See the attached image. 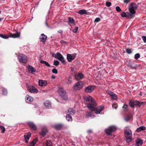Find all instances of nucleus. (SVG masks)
Masks as SVG:
<instances>
[{"label": "nucleus", "instance_id": "1", "mask_svg": "<svg viewBox=\"0 0 146 146\" xmlns=\"http://www.w3.org/2000/svg\"><path fill=\"white\" fill-rule=\"evenodd\" d=\"M84 100L87 102V107L88 109L92 111H94L97 114H100L104 109L103 106H100L98 108H96V104L94 98L90 96L84 97Z\"/></svg>", "mask_w": 146, "mask_h": 146}, {"label": "nucleus", "instance_id": "2", "mask_svg": "<svg viewBox=\"0 0 146 146\" xmlns=\"http://www.w3.org/2000/svg\"><path fill=\"white\" fill-rule=\"evenodd\" d=\"M57 91L61 98L64 100H68V97L64 90L62 88H58Z\"/></svg>", "mask_w": 146, "mask_h": 146}, {"label": "nucleus", "instance_id": "3", "mask_svg": "<svg viewBox=\"0 0 146 146\" xmlns=\"http://www.w3.org/2000/svg\"><path fill=\"white\" fill-rule=\"evenodd\" d=\"M18 58L20 62L23 63H26L28 60L27 56L23 54H19L18 56Z\"/></svg>", "mask_w": 146, "mask_h": 146}, {"label": "nucleus", "instance_id": "4", "mask_svg": "<svg viewBox=\"0 0 146 146\" xmlns=\"http://www.w3.org/2000/svg\"><path fill=\"white\" fill-rule=\"evenodd\" d=\"M137 9V6L136 4L134 3H132L129 7V12L132 14L135 13V10Z\"/></svg>", "mask_w": 146, "mask_h": 146}, {"label": "nucleus", "instance_id": "5", "mask_svg": "<svg viewBox=\"0 0 146 146\" xmlns=\"http://www.w3.org/2000/svg\"><path fill=\"white\" fill-rule=\"evenodd\" d=\"M116 129L117 128L115 127L111 126L106 129L105 132L108 135H111Z\"/></svg>", "mask_w": 146, "mask_h": 146}, {"label": "nucleus", "instance_id": "6", "mask_svg": "<svg viewBox=\"0 0 146 146\" xmlns=\"http://www.w3.org/2000/svg\"><path fill=\"white\" fill-rule=\"evenodd\" d=\"M84 84L82 81H79L75 83L74 86V89L76 90L81 89L83 86Z\"/></svg>", "mask_w": 146, "mask_h": 146}, {"label": "nucleus", "instance_id": "7", "mask_svg": "<svg viewBox=\"0 0 146 146\" xmlns=\"http://www.w3.org/2000/svg\"><path fill=\"white\" fill-rule=\"evenodd\" d=\"M55 57L56 59H57L59 60L63 63H65V60L64 58L60 53L58 52L56 53V54L55 55Z\"/></svg>", "mask_w": 146, "mask_h": 146}, {"label": "nucleus", "instance_id": "8", "mask_svg": "<svg viewBox=\"0 0 146 146\" xmlns=\"http://www.w3.org/2000/svg\"><path fill=\"white\" fill-rule=\"evenodd\" d=\"M28 90L31 93H37L38 92V90L35 87L33 86H28Z\"/></svg>", "mask_w": 146, "mask_h": 146}, {"label": "nucleus", "instance_id": "9", "mask_svg": "<svg viewBox=\"0 0 146 146\" xmlns=\"http://www.w3.org/2000/svg\"><path fill=\"white\" fill-rule=\"evenodd\" d=\"M76 56V55L75 54H68L67 55V58L68 61L71 62L72 60H74Z\"/></svg>", "mask_w": 146, "mask_h": 146}, {"label": "nucleus", "instance_id": "10", "mask_svg": "<svg viewBox=\"0 0 146 146\" xmlns=\"http://www.w3.org/2000/svg\"><path fill=\"white\" fill-rule=\"evenodd\" d=\"M95 86H91L86 87L85 89V91L87 93L92 92L94 89Z\"/></svg>", "mask_w": 146, "mask_h": 146}, {"label": "nucleus", "instance_id": "11", "mask_svg": "<svg viewBox=\"0 0 146 146\" xmlns=\"http://www.w3.org/2000/svg\"><path fill=\"white\" fill-rule=\"evenodd\" d=\"M107 93L110 96L111 98L112 99L116 100L117 99V96L113 92L110 91H107Z\"/></svg>", "mask_w": 146, "mask_h": 146}, {"label": "nucleus", "instance_id": "12", "mask_svg": "<svg viewBox=\"0 0 146 146\" xmlns=\"http://www.w3.org/2000/svg\"><path fill=\"white\" fill-rule=\"evenodd\" d=\"M20 35V33L17 32L16 33H9V38L11 37L15 38L19 37Z\"/></svg>", "mask_w": 146, "mask_h": 146}, {"label": "nucleus", "instance_id": "13", "mask_svg": "<svg viewBox=\"0 0 146 146\" xmlns=\"http://www.w3.org/2000/svg\"><path fill=\"white\" fill-rule=\"evenodd\" d=\"M129 104L131 107H133L135 106L136 105L139 106L140 103L139 102L137 101H130L129 102Z\"/></svg>", "mask_w": 146, "mask_h": 146}, {"label": "nucleus", "instance_id": "14", "mask_svg": "<svg viewBox=\"0 0 146 146\" xmlns=\"http://www.w3.org/2000/svg\"><path fill=\"white\" fill-rule=\"evenodd\" d=\"M132 133L131 131L129 129H125V135L126 137H131Z\"/></svg>", "mask_w": 146, "mask_h": 146}, {"label": "nucleus", "instance_id": "15", "mask_svg": "<svg viewBox=\"0 0 146 146\" xmlns=\"http://www.w3.org/2000/svg\"><path fill=\"white\" fill-rule=\"evenodd\" d=\"M38 84L39 86H46L47 84L46 81L42 80H39Z\"/></svg>", "mask_w": 146, "mask_h": 146}, {"label": "nucleus", "instance_id": "16", "mask_svg": "<svg viewBox=\"0 0 146 146\" xmlns=\"http://www.w3.org/2000/svg\"><path fill=\"white\" fill-rule=\"evenodd\" d=\"M83 77V74L81 73H79L75 76V78L77 80L82 79Z\"/></svg>", "mask_w": 146, "mask_h": 146}, {"label": "nucleus", "instance_id": "17", "mask_svg": "<svg viewBox=\"0 0 146 146\" xmlns=\"http://www.w3.org/2000/svg\"><path fill=\"white\" fill-rule=\"evenodd\" d=\"M28 124L30 127L33 129L34 130L37 129L36 126L34 123L32 122H29L28 123Z\"/></svg>", "mask_w": 146, "mask_h": 146}, {"label": "nucleus", "instance_id": "18", "mask_svg": "<svg viewBox=\"0 0 146 146\" xmlns=\"http://www.w3.org/2000/svg\"><path fill=\"white\" fill-rule=\"evenodd\" d=\"M31 134L30 133H28L27 135H24L25 140V142L26 143H28V141L31 137Z\"/></svg>", "mask_w": 146, "mask_h": 146}, {"label": "nucleus", "instance_id": "19", "mask_svg": "<svg viewBox=\"0 0 146 146\" xmlns=\"http://www.w3.org/2000/svg\"><path fill=\"white\" fill-rule=\"evenodd\" d=\"M48 131L46 127H44L42 128V130L41 134L43 136H44L46 135V133Z\"/></svg>", "mask_w": 146, "mask_h": 146}, {"label": "nucleus", "instance_id": "20", "mask_svg": "<svg viewBox=\"0 0 146 146\" xmlns=\"http://www.w3.org/2000/svg\"><path fill=\"white\" fill-rule=\"evenodd\" d=\"M46 38L47 36L46 35H44V34H42L41 35L40 39V41L44 42L46 40Z\"/></svg>", "mask_w": 146, "mask_h": 146}, {"label": "nucleus", "instance_id": "21", "mask_svg": "<svg viewBox=\"0 0 146 146\" xmlns=\"http://www.w3.org/2000/svg\"><path fill=\"white\" fill-rule=\"evenodd\" d=\"M146 128L143 126H141L137 128L136 131L139 132L141 131L145 130Z\"/></svg>", "mask_w": 146, "mask_h": 146}, {"label": "nucleus", "instance_id": "22", "mask_svg": "<svg viewBox=\"0 0 146 146\" xmlns=\"http://www.w3.org/2000/svg\"><path fill=\"white\" fill-rule=\"evenodd\" d=\"M28 69L29 72L31 73L36 71L35 69L31 66H29Z\"/></svg>", "mask_w": 146, "mask_h": 146}, {"label": "nucleus", "instance_id": "23", "mask_svg": "<svg viewBox=\"0 0 146 146\" xmlns=\"http://www.w3.org/2000/svg\"><path fill=\"white\" fill-rule=\"evenodd\" d=\"M38 141V139L36 138L34 139L33 141L31 142L29 146H34Z\"/></svg>", "mask_w": 146, "mask_h": 146}, {"label": "nucleus", "instance_id": "24", "mask_svg": "<svg viewBox=\"0 0 146 146\" xmlns=\"http://www.w3.org/2000/svg\"><path fill=\"white\" fill-rule=\"evenodd\" d=\"M27 100V102H32L33 100V98L32 97L29 96V95H27L26 96Z\"/></svg>", "mask_w": 146, "mask_h": 146}, {"label": "nucleus", "instance_id": "25", "mask_svg": "<svg viewBox=\"0 0 146 146\" xmlns=\"http://www.w3.org/2000/svg\"><path fill=\"white\" fill-rule=\"evenodd\" d=\"M86 116L88 118L92 117L93 116L92 113L90 112H86L85 114Z\"/></svg>", "mask_w": 146, "mask_h": 146}, {"label": "nucleus", "instance_id": "26", "mask_svg": "<svg viewBox=\"0 0 146 146\" xmlns=\"http://www.w3.org/2000/svg\"><path fill=\"white\" fill-rule=\"evenodd\" d=\"M63 125L62 124H58L55 125L54 126L55 128L57 130H60L61 129Z\"/></svg>", "mask_w": 146, "mask_h": 146}, {"label": "nucleus", "instance_id": "27", "mask_svg": "<svg viewBox=\"0 0 146 146\" xmlns=\"http://www.w3.org/2000/svg\"><path fill=\"white\" fill-rule=\"evenodd\" d=\"M143 143V141L141 140L140 139H137L136 141V143L135 144L141 145Z\"/></svg>", "mask_w": 146, "mask_h": 146}, {"label": "nucleus", "instance_id": "28", "mask_svg": "<svg viewBox=\"0 0 146 146\" xmlns=\"http://www.w3.org/2000/svg\"><path fill=\"white\" fill-rule=\"evenodd\" d=\"M86 11L84 9L80 10L78 11V13L81 15H83L86 13Z\"/></svg>", "mask_w": 146, "mask_h": 146}, {"label": "nucleus", "instance_id": "29", "mask_svg": "<svg viewBox=\"0 0 146 146\" xmlns=\"http://www.w3.org/2000/svg\"><path fill=\"white\" fill-rule=\"evenodd\" d=\"M40 63L41 64H44L45 65L48 67H49L50 66V64L48 62L46 61L41 60L40 61Z\"/></svg>", "mask_w": 146, "mask_h": 146}, {"label": "nucleus", "instance_id": "30", "mask_svg": "<svg viewBox=\"0 0 146 146\" xmlns=\"http://www.w3.org/2000/svg\"><path fill=\"white\" fill-rule=\"evenodd\" d=\"M66 118L67 119L68 121H72V118L71 116L70 115L67 114L66 115Z\"/></svg>", "mask_w": 146, "mask_h": 146}, {"label": "nucleus", "instance_id": "31", "mask_svg": "<svg viewBox=\"0 0 146 146\" xmlns=\"http://www.w3.org/2000/svg\"><path fill=\"white\" fill-rule=\"evenodd\" d=\"M0 37L5 39H7L9 38V35H5L1 34H0Z\"/></svg>", "mask_w": 146, "mask_h": 146}, {"label": "nucleus", "instance_id": "32", "mask_svg": "<svg viewBox=\"0 0 146 146\" xmlns=\"http://www.w3.org/2000/svg\"><path fill=\"white\" fill-rule=\"evenodd\" d=\"M68 20L69 22L71 23H73L75 22V21L74 19L71 17H69L68 18Z\"/></svg>", "mask_w": 146, "mask_h": 146}, {"label": "nucleus", "instance_id": "33", "mask_svg": "<svg viewBox=\"0 0 146 146\" xmlns=\"http://www.w3.org/2000/svg\"><path fill=\"white\" fill-rule=\"evenodd\" d=\"M0 130H1V132L3 133L5 131V128L4 126L0 125Z\"/></svg>", "mask_w": 146, "mask_h": 146}, {"label": "nucleus", "instance_id": "34", "mask_svg": "<svg viewBox=\"0 0 146 146\" xmlns=\"http://www.w3.org/2000/svg\"><path fill=\"white\" fill-rule=\"evenodd\" d=\"M68 112L71 114H74L75 112L71 108H69L68 110Z\"/></svg>", "mask_w": 146, "mask_h": 146}, {"label": "nucleus", "instance_id": "35", "mask_svg": "<svg viewBox=\"0 0 146 146\" xmlns=\"http://www.w3.org/2000/svg\"><path fill=\"white\" fill-rule=\"evenodd\" d=\"M46 146H52V143L50 140L46 141Z\"/></svg>", "mask_w": 146, "mask_h": 146}, {"label": "nucleus", "instance_id": "36", "mask_svg": "<svg viewBox=\"0 0 146 146\" xmlns=\"http://www.w3.org/2000/svg\"><path fill=\"white\" fill-rule=\"evenodd\" d=\"M44 104L45 106H48L49 107H50L51 106L50 103L48 101H46L45 102H44Z\"/></svg>", "mask_w": 146, "mask_h": 146}, {"label": "nucleus", "instance_id": "37", "mask_svg": "<svg viewBox=\"0 0 146 146\" xmlns=\"http://www.w3.org/2000/svg\"><path fill=\"white\" fill-rule=\"evenodd\" d=\"M140 55L139 53L136 54L135 55V58L136 60L138 58H140Z\"/></svg>", "mask_w": 146, "mask_h": 146}, {"label": "nucleus", "instance_id": "38", "mask_svg": "<svg viewBox=\"0 0 146 146\" xmlns=\"http://www.w3.org/2000/svg\"><path fill=\"white\" fill-rule=\"evenodd\" d=\"M126 52L129 54H131L132 52L131 50V48L126 49Z\"/></svg>", "mask_w": 146, "mask_h": 146}, {"label": "nucleus", "instance_id": "39", "mask_svg": "<svg viewBox=\"0 0 146 146\" xmlns=\"http://www.w3.org/2000/svg\"><path fill=\"white\" fill-rule=\"evenodd\" d=\"M131 137H126V141L127 142H129L131 141L132 139Z\"/></svg>", "mask_w": 146, "mask_h": 146}, {"label": "nucleus", "instance_id": "40", "mask_svg": "<svg viewBox=\"0 0 146 146\" xmlns=\"http://www.w3.org/2000/svg\"><path fill=\"white\" fill-rule=\"evenodd\" d=\"M52 72L53 73L55 74H57L58 72L56 68L53 69L52 70Z\"/></svg>", "mask_w": 146, "mask_h": 146}, {"label": "nucleus", "instance_id": "41", "mask_svg": "<svg viewBox=\"0 0 146 146\" xmlns=\"http://www.w3.org/2000/svg\"><path fill=\"white\" fill-rule=\"evenodd\" d=\"M54 64L56 66H58L59 64V62L57 60H55L54 62Z\"/></svg>", "mask_w": 146, "mask_h": 146}, {"label": "nucleus", "instance_id": "42", "mask_svg": "<svg viewBox=\"0 0 146 146\" xmlns=\"http://www.w3.org/2000/svg\"><path fill=\"white\" fill-rule=\"evenodd\" d=\"M112 106L113 108L116 109L118 105L116 103H114L112 104Z\"/></svg>", "mask_w": 146, "mask_h": 146}, {"label": "nucleus", "instance_id": "43", "mask_svg": "<svg viewBox=\"0 0 146 146\" xmlns=\"http://www.w3.org/2000/svg\"><path fill=\"white\" fill-rule=\"evenodd\" d=\"M121 16L122 17H126L127 16V15L126 13L124 12H123L121 14Z\"/></svg>", "mask_w": 146, "mask_h": 146}, {"label": "nucleus", "instance_id": "44", "mask_svg": "<svg viewBox=\"0 0 146 146\" xmlns=\"http://www.w3.org/2000/svg\"><path fill=\"white\" fill-rule=\"evenodd\" d=\"M78 27H76L73 30V31L74 33H76L78 30Z\"/></svg>", "mask_w": 146, "mask_h": 146}, {"label": "nucleus", "instance_id": "45", "mask_svg": "<svg viewBox=\"0 0 146 146\" xmlns=\"http://www.w3.org/2000/svg\"><path fill=\"white\" fill-rule=\"evenodd\" d=\"M131 116H128L125 118V120L126 121H128L130 119Z\"/></svg>", "mask_w": 146, "mask_h": 146}, {"label": "nucleus", "instance_id": "46", "mask_svg": "<svg viewBox=\"0 0 146 146\" xmlns=\"http://www.w3.org/2000/svg\"><path fill=\"white\" fill-rule=\"evenodd\" d=\"M127 106L126 104H124L123 106V108L125 111H126L127 110Z\"/></svg>", "mask_w": 146, "mask_h": 146}, {"label": "nucleus", "instance_id": "47", "mask_svg": "<svg viewBox=\"0 0 146 146\" xmlns=\"http://www.w3.org/2000/svg\"><path fill=\"white\" fill-rule=\"evenodd\" d=\"M111 5V3L109 2H108L106 3V5L107 7H110Z\"/></svg>", "mask_w": 146, "mask_h": 146}, {"label": "nucleus", "instance_id": "48", "mask_svg": "<svg viewBox=\"0 0 146 146\" xmlns=\"http://www.w3.org/2000/svg\"><path fill=\"white\" fill-rule=\"evenodd\" d=\"M116 10L117 12H120L121 10L119 6L116 7Z\"/></svg>", "mask_w": 146, "mask_h": 146}, {"label": "nucleus", "instance_id": "49", "mask_svg": "<svg viewBox=\"0 0 146 146\" xmlns=\"http://www.w3.org/2000/svg\"><path fill=\"white\" fill-rule=\"evenodd\" d=\"M7 94V91L6 90L4 89L3 91V94L4 95H6Z\"/></svg>", "mask_w": 146, "mask_h": 146}, {"label": "nucleus", "instance_id": "50", "mask_svg": "<svg viewBox=\"0 0 146 146\" xmlns=\"http://www.w3.org/2000/svg\"><path fill=\"white\" fill-rule=\"evenodd\" d=\"M100 20V19L99 18H96L94 22H99Z\"/></svg>", "mask_w": 146, "mask_h": 146}, {"label": "nucleus", "instance_id": "51", "mask_svg": "<svg viewBox=\"0 0 146 146\" xmlns=\"http://www.w3.org/2000/svg\"><path fill=\"white\" fill-rule=\"evenodd\" d=\"M129 67L132 69H136V66H133L132 65H129Z\"/></svg>", "mask_w": 146, "mask_h": 146}, {"label": "nucleus", "instance_id": "52", "mask_svg": "<svg viewBox=\"0 0 146 146\" xmlns=\"http://www.w3.org/2000/svg\"><path fill=\"white\" fill-rule=\"evenodd\" d=\"M142 39L145 42H146V36H143L142 37Z\"/></svg>", "mask_w": 146, "mask_h": 146}, {"label": "nucleus", "instance_id": "53", "mask_svg": "<svg viewBox=\"0 0 146 146\" xmlns=\"http://www.w3.org/2000/svg\"><path fill=\"white\" fill-rule=\"evenodd\" d=\"M130 0H124L123 2L124 3H127L130 1Z\"/></svg>", "mask_w": 146, "mask_h": 146}, {"label": "nucleus", "instance_id": "54", "mask_svg": "<svg viewBox=\"0 0 146 146\" xmlns=\"http://www.w3.org/2000/svg\"><path fill=\"white\" fill-rule=\"evenodd\" d=\"M91 132H92V131L90 129L88 130L87 131V133H91Z\"/></svg>", "mask_w": 146, "mask_h": 146}, {"label": "nucleus", "instance_id": "55", "mask_svg": "<svg viewBox=\"0 0 146 146\" xmlns=\"http://www.w3.org/2000/svg\"><path fill=\"white\" fill-rule=\"evenodd\" d=\"M60 42L62 44V43H66V42H65V41H64L63 40H61V41H60Z\"/></svg>", "mask_w": 146, "mask_h": 146}, {"label": "nucleus", "instance_id": "56", "mask_svg": "<svg viewBox=\"0 0 146 146\" xmlns=\"http://www.w3.org/2000/svg\"><path fill=\"white\" fill-rule=\"evenodd\" d=\"M62 30H60L58 31V32L60 33H62Z\"/></svg>", "mask_w": 146, "mask_h": 146}, {"label": "nucleus", "instance_id": "57", "mask_svg": "<svg viewBox=\"0 0 146 146\" xmlns=\"http://www.w3.org/2000/svg\"><path fill=\"white\" fill-rule=\"evenodd\" d=\"M53 79H54L56 77L54 76H52L51 77Z\"/></svg>", "mask_w": 146, "mask_h": 146}, {"label": "nucleus", "instance_id": "58", "mask_svg": "<svg viewBox=\"0 0 146 146\" xmlns=\"http://www.w3.org/2000/svg\"><path fill=\"white\" fill-rule=\"evenodd\" d=\"M46 25L48 27H49L48 25V24H47V23H46Z\"/></svg>", "mask_w": 146, "mask_h": 146}, {"label": "nucleus", "instance_id": "59", "mask_svg": "<svg viewBox=\"0 0 146 146\" xmlns=\"http://www.w3.org/2000/svg\"><path fill=\"white\" fill-rule=\"evenodd\" d=\"M135 146H140V145H137V144H135Z\"/></svg>", "mask_w": 146, "mask_h": 146}, {"label": "nucleus", "instance_id": "60", "mask_svg": "<svg viewBox=\"0 0 146 146\" xmlns=\"http://www.w3.org/2000/svg\"><path fill=\"white\" fill-rule=\"evenodd\" d=\"M140 94L141 96L142 95V94H141V92H140Z\"/></svg>", "mask_w": 146, "mask_h": 146}, {"label": "nucleus", "instance_id": "61", "mask_svg": "<svg viewBox=\"0 0 146 146\" xmlns=\"http://www.w3.org/2000/svg\"><path fill=\"white\" fill-rule=\"evenodd\" d=\"M2 19L1 18H0V21H1V20Z\"/></svg>", "mask_w": 146, "mask_h": 146}, {"label": "nucleus", "instance_id": "62", "mask_svg": "<svg viewBox=\"0 0 146 146\" xmlns=\"http://www.w3.org/2000/svg\"><path fill=\"white\" fill-rule=\"evenodd\" d=\"M127 14H129L130 16H131V14H130L129 13H127Z\"/></svg>", "mask_w": 146, "mask_h": 146}, {"label": "nucleus", "instance_id": "63", "mask_svg": "<svg viewBox=\"0 0 146 146\" xmlns=\"http://www.w3.org/2000/svg\"><path fill=\"white\" fill-rule=\"evenodd\" d=\"M1 13V11H0V14Z\"/></svg>", "mask_w": 146, "mask_h": 146}]
</instances>
